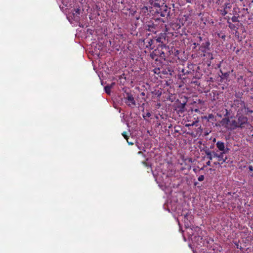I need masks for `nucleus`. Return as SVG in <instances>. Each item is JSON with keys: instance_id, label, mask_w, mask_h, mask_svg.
<instances>
[{"instance_id": "nucleus-1", "label": "nucleus", "mask_w": 253, "mask_h": 253, "mask_svg": "<svg viewBox=\"0 0 253 253\" xmlns=\"http://www.w3.org/2000/svg\"><path fill=\"white\" fill-rule=\"evenodd\" d=\"M231 106L237 112V115H248L253 113V111L250 110L245 102L241 99H235Z\"/></svg>"}, {"instance_id": "nucleus-2", "label": "nucleus", "mask_w": 253, "mask_h": 253, "mask_svg": "<svg viewBox=\"0 0 253 253\" xmlns=\"http://www.w3.org/2000/svg\"><path fill=\"white\" fill-rule=\"evenodd\" d=\"M168 50V47L165 44H159L156 49H155L152 53L151 54V57L156 60H158V57H160L162 59H165L166 57V55L165 51L163 50Z\"/></svg>"}, {"instance_id": "nucleus-3", "label": "nucleus", "mask_w": 253, "mask_h": 253, "mask_svg": "<svg viewBox=\"0 0 253 253\" xmlns=\"http://www.w3.org/2000/svg\"><path fill=\"white\" fill-rule=\"evenodd\" d=\"M179 76L180 79L186 81L187 79H191L194 76V71H191L189 69L178 68Z\"/></svg>"}, {"instance_id": "nucleus-4", "label": "nucleus", "mask_w": 253, "mask_h": 253, "mask_svg": "<svg viewBox=\"0 0 253 253\" xmlns=\"http://www.w3.org/2000/svg\"><path fill=\"white\" fill-rule=\"evenodd\" d=\"M125 103L129 107L133 108L136 105V102L133 95L130 92H126L124 96Z\"/></svg>"}, {"instance_id": "nucleus-5", "label": "nucleus", "mask_w": 253, "mask_h": 253, "mask_svg": "<svg viewBox=\"0 0 253 253\" xmlns=\"http://www.w3.org/2000/svg\"><path fill=\"white\" fill-rule=\"evenodd\" d=\"M156 12L160 14L162 17H166L169 15L170 9L168 8L166 5L161 4L159 7H157Z\"/></svg>"}, {"instance_id": "nucleus-6", "label": "nucleus", "mask_w": 253, "mask_h": 253, "mask_svg": "<svg viewBox=\"0 0 253 253\" xmlns=\"http://www.w3.org/2000/svg\"><path fill=\"white\" fill-rule=\"evenodd\" d=\"M204 41L205 42H203L199 48V50L203 53L211 51V42L208 39H205Z\"/></svg>"}, {"instance_id": "nucleus-7", "label": "nucleus", "mask_w": 253, "mask_h": 253, "mask_svg": "<svg viewBox=\"0 0 253 253\" xmlns=\"http://www.w3.org/2000/svg\"><path fill=\"white\" fill-rule=\"evenodd\" d=\"M244 115H237L239 127L244 128L245 127V125L248 124V118L244 116Z\"/></svg>"}, {"instance_id": "nucleus-8", "label": "nucleus", "mask_w": 253, "mask_h": 253, "mask_svg": "<svg viewBox=\"0 0 253 253\" xmlns=\"http://www.w3.org/2000/svg\"><path fill=\"white\" fill-rule=\"evenodd\" d=\"M229 150V149L228 148H226L225 152H222L219 154V157L217 159L218 162L217 163L219 165H222L224 163L226 162L227 158L226 156L224 157V154L228 153ZM215 164H217V163H215Z\"/></svg>"}, {"instance_id": "nucleus-9", "label": "nucleus", "mask_w": 253, "mask_h": 253, "mask_svg": "<svg viewBox=\"0 0 253 253\" xmlns=\"http://www.w3.org/2000/svg\"><path fill=\"white\" fill-rule=\"evenodd\" d=\"M166 34L161 33L158 37H156L154 38V40L156 41L157 42L161 43V44H163L165 41H166Z\"/></svg>"}, {"instance_id": "nucleus-10", "label": "nucleus", "mask_w": 253, "mask_h": 253, "mask_svg": "<svg viewBox=\"0 0 253 253\" xmlns=\"http://www.w3.org/2000/svg\"><path fill=\"white\" fill-rule=\"evenodd\" d=\"M150 4L154 7H159L161 4H164L162 0H149Z\"/></svg>"}, {"instance_id": "nucleus-11", "label": "nucleus", "mask_w": 253, "mask_h": 253, "mask_svg": "<svg viewBox=\"0 0 253 253\" xmlns=\"http://www.w3.org/2000/svg\"><path fill=\"white\" fill-rule=\"evenodd\" d=\"M222 126H224L226 128L230 129V126H231V120L229 118H225L222 119L221 121Z\"/></svg>"}, {"instance_id": "nucleus-12", "label": "nucleus", "mask_w": 253, "mask_h": 253, "mask_svg": "<svg viewBox=\"0 0 253 253\" xmlns=\"http://www.w3.org/2000/svg\"><path fill=\"white\" fill-rule=\"evenodd\" d=\"M161 69L162 70L161 72V75H160V77L161 78H164V77H165L166 75L170 74V70L169 69V68H164L163 67H162Z\"/></svg>"}, {"instance_id": "nucleus-13", "label": "nucleus", "mask_w": 253, "mask_h": 253, "mask_svg": "<svg viewBox=\"0 0 253 253\" xmlns=\"http://www.w3.org/2000/svg\"><path fill=\"white\" fill-rule=\"evenodd\" d=\"M216 145L219 150L222 152H225L226 148L225 147L224 143L222 141H218L217 142Z\"/></svg>"}, {"instance_id": "nucleus-14", "label": "nucleus", "mask_w": 253, "mask_h": 253, "mask_svg": "<svg viewBox=\"0 0 253 253\" xmlns=\"http://www.w3.org/2000/svg\"><path fill=\"white\" fill-rule=\"evenodd\" d=\"M178 113H182L185 111V104L179 103L176 106L175 109Z\"/></svg>"}, {"instance_id": "nucleus-15", "label": "nucleus", "mask_w": 253, "mask_h": 253, "mask_svg": "<svg viewBox=\"0 0 253 253\" xmlns=\"http://www.w3.org/2000/svg\"><path fill=\"white\" fill-rule=\"evenodd\" d=\"M203 56L206 57V58L209 60L211 63V61L213 59V54L211 51H207L206 53H203Z\"/></svg>"}, {"instance_id": "nucleus-16", "label": "nucleus", "mask_w": 253, "mask_h": 253, "mask_svg": "<svg viewBox=\"0 0 253 253\" xmlns=\"http://www.w3.org/2000/svg\"><path fill=\"white\" fill-rule=\"evenodd\" d=\"M237 127H239L237 120H233L231 121V126H230V129L233 130Z\"/></svg>"}, {"instance_id": "nucleus-17", "label": "nucleus", "mask_w": 253, "mask_h": 253, "mask_svg": "<svg viewBox=\"0 0 253 253\" xmlns=\"http://www.w3.org/2000/svg\"><path fill=\"white\" fill-rule=\"evenodd\" d=\"M80 14V10L79 8L74 9L73 12V16L75 19H78L79 18V15Z\"/></svg>"}, {"instance_id": "nucleus-18", "label": "nucleus", "mask_w": 253, "mask_h": 253, "mask_svg": "<svg viewBox=\"0 0 253 253\" xmlns=\"http://www.w3.org/2000/svg\"><path fill=\"white\" fill-rule=\"evenodd\" d=\"M122 135L123 136V137L126 139L127 143L129 145H132L134 144V143L133 142H129V136L127 135V133L126 131H124Z\"/></svg>"}, {"instance_id": "nucleus-19", "label": "nucleus", "mask_w": 253, "mask_h": 253, "mask_svg": "<svg viewBox=\"0 0 253 253\" xmlns=\"http://www.w3.org/2000/svg\"><path fill=\"white\" fill-rule=\"evenodd\" d=\"M204 151L207 156V158H208L209 160H212L213 158V152L210 151L209 149L205 150Z\"/></svg>"}, {"instance_id": "nucleus-20", "label": "nucleus", "mask_w": 253, "mask_h": 253, "mask_svg": "<svg viewBox=\"0 0 253 253\" xmlns=\"http://www.w3.org/2000/svg\"><path fill=\"white\" fill-rule=\"evenodd\" d=\"M154 41L155 40L153 39H148V40H147V41L146 42V47L148 48H150L151 49H153V47H152V46L154 43Z\"/></svg>"}, {"instance_id": "nucleus-21", "label": "nucleus", "mask_w": 253, "mask_h": 253, "mask_svg": "<svg viewBox=\"0 0 253 253\" xmlns=\"http://www.w3.org/2000/svg\"><path fill=\"white\" fill-rule=\"evenodd\" d=\"M161 68H155L153 69V71L154 74L158 75V76L160 77V75H161Z\"/></svg>"}, {"instance_id": "nucleus-22", "label": "nucleus", "mask_w": 253, "mask_h": 253, "mask_svg": "<svg viewBox=\"0 0 253 253\" xmlns=\"http://www.w3.org/2000/svg\"><path fill=\"white\" fill-rule=\"evenodd\" d=\"M111 88V86H109V85H106L104 87L105 91L107 94H109L110 93Z\"/></svg>"}, {"instance_id": "nucleus-23", "label": "nucleus", "mask_w": 253, "mask_h": 253, "mask_svg": "<svg viewBox=\"0 0 253 253\" xmlns=\"http://www.w3.org/2000/svg\"><path fill=\"white\" fill-rule=\"evenodd\" d=\"M151 116V114L149 112H148L143 114V117L144 119H146V118H149Z\"/></svg>"}, {"instance_id": "nucleus-24", "label": "nucleus", "mask_w": 253, "mask_h": 253, "mask_svg": "<svg viewBox=\"0 0 253 253\" xmlns=\"http://www.w3.org/2000/svg\"><path fill=\"white\" fill-rule=\"evenodd\" d=\"M231 20L233 22H237L239 21L238 17L235 16H233L231 18Z\"/></svg>"}, {"instance_id": "nucleus-25", "label": "nucleus", "mask_w": 253, "mask_h": 253, "mask_svg": "<svg viewBox=\"0 0 253 253\" xmlns=\"http://www.w3.org/2000/svg\"><path fill=\"white\" fill-rule=\"evenodd\" d=\"M204 176L203 175H200L198 178V180L199 181H202L204 180Z\"/></svg>"}, {"instance_id": "nucleus-26", "label": "nucleus", "mask_w": 253, "mask_h": 253, "mask_svg": "<svg viewBox=\"0 0 253 253\" xmlns=\"http://www.w3.org/2000/svg\"><path fill=\"white\" fill-rule=\"evenodd\" d=\"M230 6V3H225L224 5V9H227V8H229Z\"/></svg>"}, {"instance_id": "nucleus-27", "label": "nucleus", "mask_w": 253, "mask_h": 253, "mask_svg": "<svg viewBox=\"0 0 253 253\" xmlns=\"http://www.w3.org/2000/svg\"><path fill=\"white\" fill-rule=\"evenodd\" d=\"M197 39L198 42H201L202 41H203L202 37L201 36H198L197 37Z\"/></svg>"}, {"instance_id": "nucleus-28", "label": "nucleus", "mask_w": 253, "mask_h": 253, "mask_svg": "<svg viewBox=\"0 0 253 253\" xmlns=\"http://www.w3.org/2000/svg\"><path fill=\"white\" fill-rule=\"evenodd\" d=\"M179 51L178 50H175L174 49V55L175 56H177L178 54H179Z\"/></svg>"}, {"instance_id": "nucleus-29", "label": "nucleus", "mask_w": 253, "mask_h": 253, "mask_svg": "<svg viewBox=\"0 0 253 253\" xmlns=\"http://www.w3.org/2000/svg\"><path fill=\"white\" fill-rule=\"evenodd\" d=\"M213 157H216L218 159V157H219V154H217L215 152H213Z\"/></svg>"}, {"instance_id": "nucleus-30", "label": "nucleus", "mask_w": 253, "mask_h": 253, "mask_svg": "<svg viewBox=\"0 0 253 253\" xmlns=\"http://www.w3.org/2000/svg\"><path fill=\"white\" fill-rule=\"evenodd\" d=\"M227 12H227V11L226 10V9H223V12H222V14H223V15H226V14L227 13Z\"/></svg>"}, {"instance_id": "nucleus-31", "label": "nucleus", "mask_w": 253, "mask_h": 253, "mask_svg": "<svg viewBox=\"0 0 253 253\" xmlns=\"http://www.w3.org/2000/svg\"><path fill=\"white\" fill-rule=\"evenodd\" d=\"M249 169L250 171H253V167L252 166H249Z\"/></svg>"}, {"instance_id": "nucleus-32", "label": "nucleus", "mask_w": 253, "mask_h": 253, "mask_svg": "<svg viewBox=\"0 0 253 253\" xmlns=\"http://www.w3.org/2000/svg\"><path fill=\"white\" fill-rule=\"evenodd\" d=\"M211 160H209V161H208V162L206 163V165H207V166H211Z\"/></svg>"}, {"instance_id": "nucleus-33", "label": "nucleus", "mask_w": 253, "mask_h": 253, "mask_svg": "<svg viewBox=\"0 0 253 253\" xmlns=\"http://www.w3.org/2000/svg\"><path fill=\"white\" fill-rule=\"evenodd\" d=\"M193 44H194L195 46H198V45H199V46H200V44H199V43H196V42H195V43H193Z\"/></svg>"}, {"instance_id": "nucleus-34", "label": "nucleus", "mask_w": 253, "mask_h": 253, "mask_svg": "<svg viewBox=\"0 0 253 253\" xmlns=\"http://www.w3.org/2000/svg\"><path fill=\"white\" fill-rule=\"evenodd\" d=\"M115 85V83H112L110 85H109V86H111V87Z\"/></svg>"}, {"instance_id": "nucleus-35", "label": "nucleus", "mask_w": 253, "mask_h": 253, "mask_svg": "<svg viewBox=\"0 0 253 253\" xmlns=\"http://www.w3.org/2000/svg\"><path fill=\"white\" fill-rule=\"evenodd\" d=\"M143 164L145 166H148V164L146 162H143Z\"/></svg>"}, {"instance_id": "nucleus-36", "label": "nucleus", "mask_w": 253, "mask_h": 253, "mask_svg": "<svg viewBox=\"0 0 253 253\" xmlns=\"http://www.w3.org/2000/svg\"><path fill=\"white\" fill-rule=\"evenodd\" d=\"M194 111L196 112H198L199 111L198 109H195Z\"/></svg>"}, {"instance_id": "nucleus-37", "label": "nucleus", "mask_w": 253, "mask_h": 253, "mask_svg": "<svg viewBox=\"0 0 253 253\" xmlns=\"http://www.w3.org/2000/svg\"><path fill=\"white\" fill-rule=\"evenodd\" d=\"M212 117V115H211H211H209V118H211Z\"/></svg>"}, {"instance_id": "nucleus-38", "label": "nucleus", "mask_w": 253, "mask_h": 253, "mask_svg": "<svg viewBox=\"0 0 253 253\" xmlns=\"http://www.w3.org/2000/svg\"><path fill=\"white\" fill-rule=\"evenodd\" d=\"M141 94L142 95H143V96H144V95H145V93H144V92H142V93H141Z\"/></svg>"}, {"instance_id": "nucleus-39", "label": "nucleus", "mask_w": 253, "mask_h": 253, "mask_svg": "<svg viewBox=\"0 0 253 253\" xmlns=\"http://www.w3.org/2000/svg\"><path fill=\"white\" fill-rule=\"evenodd\" d=\"M225 36L224 35V36H222L221 37V38H222V39L225 38Z\"/></svg>"}, {"instance_id": "nucleus-40", "label": "nucleus", "mask_w": 253, "mask_h": 253, "mask_svg": "<svg viewBox=\"0 0 253 253\" xmlns=\"http://www.w3.org/2000/svg\"><path fill=\"white\" fill-rule=\"evenodd\" d=\"M191 126V125H186V126Z\"/></svg>"}, {"instance_id": "nucleus-41", "label": "nucleus", "mask_w": 253, "mask_h": 253, "mask_svg": "<svg viewBox=\"0 0 253 253\" xmlns=\"http://www.w3.org/2000/svg\"><path fill=\"white\" fill-rule=\"evenodd\" d=\"M187 2H190V1H189V0H187Z\"/></svg>"}]
</instances>
